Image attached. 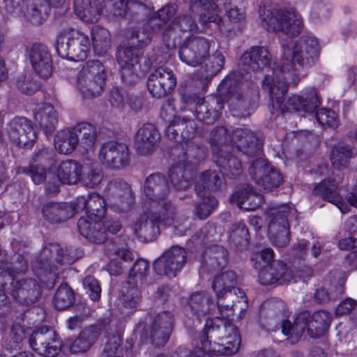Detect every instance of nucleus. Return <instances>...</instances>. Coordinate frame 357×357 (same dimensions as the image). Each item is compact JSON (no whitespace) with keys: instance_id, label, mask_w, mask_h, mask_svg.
Here are the masks:
<instances>
[{"instance_id":"1","label":"nucleus","mask_w":357,"mask_h":357,"mask_svg":"<svg viewBox=\"0 0 357 357\" xmlns=\"http://www.w3.org/2000/svg\"><path fill=\"white\" fill-rule=\"evenodd\" d=\"M320 47L317 38L304 36L296 42L282 43V56L275 64L272 74L284 76L288 82H298L301 68H309L318 60Z\"/></svg>"},{"instance_id":"2","label":"nucleus","mask_w":357,"mask_h":357,"mask_svg":"<svg viewBox=\"0 0 357 357\" xmlns=\"http://www.w3.org/2000/svg\"><path fill=\"white\" fill-rule=\"evenodd\" d=\"M298 82H288L284 76H274L273 74L266 75L263 81V86L268 91L272 108L275 112L304 111L313 112L319 105L320 100L317 91L314 88H307L301 92V95L294 94L284 102V95L288 86L292 84L296 85Z\"/></svg>"},{"instance_id":"3","label":"nucleus","mask_w":357,"mask_h":357,"mask_svg":"<svg viewBox=\"0 0 357 357\" xmlns=\"http://www.w3.org/2000/svg\"><path fill=\"white\" fill-rule=\"evenodd\" d=\"M128 45L119 46L116 61L120 66L122 81L128 85L135 84L139 79L137 68L143 55L142 49L150 41V33L144 29H132L128 33Z\"/></svg>"},{"instance_id":"4","label":"nucleus","mask_w":357,"mask_h":357,"mask_svg":"<svg viewBox=\"0 0 357 357\" xmlns=\"http://www.w3.org/2000/svg\"><path fill=\"white\" fill-rule=\"evenodd\" d=\"M331 315L325 310H318L312 314L305 310L300 312L294 324L289 320L282 322V332L287 336L288 341L294 344L301 338L305 330L307 335L314 339L324 335L331 323Z\"/></svg>"},{"instance_id":"5","label":"nucleus","mask_w":357,"mask_h":357,"mask_svg":"<svg viewBox=\"0 0 357 357\" xmlns=\"http://www.w3.org/2000/svg\"><path fill=\"white\" fill-rule=\"evenodd\" d=\"M41 293V287L35 279L15 280L9 271H1L0 316L1 307L7 303L8 295L20 304L29 306L38 301Z\"/></svg>"},{"instance_id":"6","label":"nucleus","mask_w":357,"mask_h":357,"mask_svg":"<svg viewBox=\"0 0 357 357\" xmlns=\"http://www.w3.org/2000/svg\"><path fill=\"white\" fill-rule=\"evenodd\" d=\"M81 253L73 247L49 243L43 247L40 255L33 261L32 268L41 277L56 268L57 265H70L77 261Z\"/></svg>"},{"instance_id":"7","label":"nucleus","mask_w":357,"mask_h":357,"mask_svg":"<svg viewBox=\"0 0 357 357\" xmlns=\"http://www.w3.org/2000/svg\"><path fill=\"white\" fill-rule=\"evenodd\" d=\"M264 26L269 31H281L290 36H297L301 31V17L293 8H278L259 10Z\"/></svg>"},{"instance_id":"8","label":"nucleus","mask_w":357,"mask_h":357,"mask_svg":"<svg viewBox=\"0 0 357 357\" xmlns=\"http://www.w3.org/2000/svg\"><path fill=\"white\" fill-rule=\"evenodd\" d=\"M144 194L148 200L144 206L151 208V211L160 210L177 214L176 206L169 199L170 187L164 174L154 173L148 176L144 183Z\"/></svg>"},{"instance_id":"9","label":"nucleus","mask_w":357,"mask_h":357,"mask_svg":"<svg viewBox=\"0 0 357 357\" xmlns=\"http://www.w3.org/2000/svg\"><path fill=\"white\" fill-rule=\"evenodd\" d=\"M107 73L98 60L88 61L77 77V87L84 99L100 96L104 91Z\"/></svg>"},{"instance_id":"10","label":"nucleus","mask_w":357,"mask_h":357,"mask_svg":"<svg viewBox=\"0 0 357 357\" xmlns=\"http://www.w3.org/2000/svg\"><path fill=\"white\" fill-rule=\"evenodd\" d=\"M144 213L137 220L133 231L137 237L143 242L153 241L160 234L159 223L174 224L177 214L158 210L151 211V208L144 206Z\"/></svg>"},{"instance_id":"11","label":"nucleus","mask_w":357,"mask_h":357,"mask_svg":"<svg viewBox=\"0 0 357 357\" xmlns=\"http://www.w3.org/2000/svg\"><path fill=\"white\" fill-rule=\"evenodd\" d=\"M270 218L268 236L272 244L283 248L290 241L289 218L294 215V209L289 205L271 207L266 211Z\"/></svg>"},{"instance_id":"12","label":"nucleus","mask_w":357,"mask_h":357,"mask_svg":"<svg viewBox=\"0 0 357 357\" xmlns=\"http://www.w3.org/2000/svg\"><path fill=\"white\" fill-rule=\"evenodd\" d=\"M223 86L231 94L229 107L233 116L244 118L250 116L256 107L258 91L257 89L243 91L242 86L236 84L233 75L227 76L223 81Z\"/></svg>"},{"instance_id":"13","label":"nucleus","mask_w":357,"mask_h":357,"mask_svg":"<svg viewBox=\"0 0 357 357\" xmlns=\"http://www.w3.org/2000/svg\"><path fill=\"white\" fill-rule=\"evenodd\" d=\"M90 40L77 31H63L57 37L56 49L59 55L71 61L84 60L90 50Z\"/></svg>"},{"instance_id":"14","label":"nucleus","mask_w":357,"mask_h":357,"mask_svg":"<svg viewBox=\"0 0 357 357\" xmlns=\"http://www.w3.org/2000/svg\"><path fill=\"white\" fill-rule=\"evenodd\" d=\"M174 316L169 311H163L156 314L151 327L147 330L143 322H139L135 332L139 333L143 340L150 338L153 344L164 346L168 341L172 331Z\"/></svg>"},{"instance_id":"15","label":"nucleus","mask_w":357,"mask_h":357,"mask_svg":"<svg viewBox=\"0 0 357 357\" xmlns=\"http://www.w3.org/2000/svg\"><path fill=\"white\" fill-rule=\"evenodd\" d=\"M30 347L37 354L45 357H54L58 355L62 347V341L50 326L36 327L29 337Z\"/></svg>"},{"instance_id":"16","label":"nucleus","mask_w":357,"mask_h":357,"mask_svg":"<svg viewBox=\"0 0 357 357\" xmlns=\"http://www.w3.org/2000/svg\"><path fill=\"white\" fill-rule=\"evenodd\" d=\"M213 45L214 42L205 37L188 36L179 46V59L188 66H199L208 57Z\"/></svg>"},{"instance_id":"17","label":"nucleus","mask_w":357,"mask_h":357,"mask_svg":"<svg viewBox=\"0 0 357 357\" xmlns=\"http://www.w3.org/2000/svg\"><path fill=\"white\" fill-rule=\"evenodd\" d=\"M98 158L103 166L113 170L124 169L130 162L128 146L116 142L104 143L100 149Z\"/></svg>"},{"instance_id":"18","label":"nucleus","mask_w":357,"mask_h":357,"mask_svg":"<svg viewBox=\"0 0 357 357\" xmlns=\"http://www.w3.org/2000/svg\"><path fill=\"white\" fill-rule=\"evenodd\" d=\"M249 172L256 183L266 191L273 190L283 181L282 174L261 158L252 161Z\"/></svg>"},{"instance_id":"19","label":"nucleus","mask_w":357,"mask_h":357,"mask_svg":"<svg viewBox=\"0 0 357 357\" xmlns=\"http://www.w3.org/2000/svg\"><path fill=\"white\" fill-rule=\"evenodd\" d=\"M176 84L173 71L167 66H153L149 75L147 88L151 96L161 98L169 93Z\"/></svg>"},{"instance_id":"20","label":"nucleus","mask_w":357,"mask_h":357,"mask_svg":"<svg viewBox=\"0 0 357 357\" xmlns=\"http://www.w3.org/2000/svg\"><path fill=\"white\" fill-rule=\"evenodd\" d=\"M186 251L182 247L174 245L165 251L153 264L158 275L175 277L186 261Z\"/></svg>"},{"instance_id":"21","label":"nucleus","mask_w":357,"mask_h":357,"mask_svg":"<svg viewBox=\"0 0 357 357\" xmlns=\"http://www.w3.org/2000/svg\"><path fill=\"white\" fill-rule=\"evenodd\" d=\"M10 142L20 147L30 148L37 138L31 121L25 117H15L7 126Z\"/></svg>"},{"instance_id":"22","label":"nucleus","mask_w":357,"mask_h":357,"mask_svg":"<svg viewBox=\"0 0 357 357\" xmlns=\"http://www.w3.org/2000/svg\"><path fill=\"white\" fill-rule=\"evenodd\" d=\"M201 333H206L211 339H217L222 342L234 340V337L236 336L241 342L238 328L231 321L225 318L217 317L208 319Z\"/></svg>"},{"instance_id":"23","label":"nucleus","mask_w":357,"mask_h":357,"mask_svg":"<svg viewBox=\"0 0 357 357\" xmlns=\"http://www.w3.org/2000/svg\"><path fill=\"white\" fill-rule=\"evenodd\" d=\"M238 150L248 157L257 156L261 151L262 143L255 133L244 128L233 130L232 141Z\"/></svg>"},{"instance_id":"24","label":"nucleus","mask_w":357,"mask_h":357,"mask_svg":"<svg viewBox=\"0 0 357 357\" xmlns=\"http://www.w3.org/2000/svg\"><path fill=\"white\" fill-rule=\"evenodd\" d=\"M29 56L36 73L42 78H48L52 72V59L47 47L35 43L31 46Z\"/></svg>"},{"instance_id":"25","label":"nucleus","mask_w":357,"mask_h":357,"mask_svg":"<svg viewBox=\"0 0 357 357\" xmlns=\"http://www.w3.org/2000/svg\"><path fill=\"white\" fill-rule=\"evenodd\" d=\"M216 305L222 316L229 317L234 314L236 310L241 312L248 307V301L245 292L238 290V292L229 291L216 294Z\"/></svg>"},{"instance_id":"26","label":"nucleus","mask_w":357,"mask_h":357,"mask_svg":"<svg viewBox=\"0 0 357 357\" xmlns=\"http://www.w3.org/2000/svg\"><path fill=\"white\" fill-rule=\"evenodd\" d=\"M338 185L334 179H325L317 184L314 190L313 194L323 200L333 204L342 213L349 211L350 207L340 195L338 190Z\"/></svg>"},{"instance_id":"27","label":"nucleus","mask_w":357,"mask_h":357,"mask_svg":"<svg viewBox=\"0 0 357 357\" xmlns=\"http://www.w3.org/2000/svg\"><path fill=\"white\" fill-rule=\"evenodd\" d=\"M199 339L201 349L203 350L202 357H209L211 354L232 355L238 351L240 347V341L236 336L234 340L217 342V339H211L206 333H200Z\"/></svg>"},{"instance_id":"28","label":"nucleus","mask_w":357,"mask_h":357,"mask_svg":"<svg viewBox=\"0 0 357 357\" xmlns=\"http://www.w3.org/2000/svg\"><path fill=\"white\" fill-rule=\"evenodd\" d=\"M271 60L270 53L266 48L255 46L244 52L241 58V65L248 73L255 72L270 66Z\"/></svg>"},{"instance_id":"29","label":"nucleus","mask_w":357,"mask_h":357,"mask_svg":"<svg viewBox=\"0 0 357 357\" xmlns=\"http://www.w3.org/2000/svg\"><path fill=\"white\" fill-rule=\"evenodd\" d=\"M42 215L49 222L56 224L71 218L76 213L74 203L47 202L42 207Z\"/></svg>"},{"instance_id":"30","label":"nucleus","mask_w":357,"mask_h":357,"mask_svg":"<svg viewBox=\"0 0 357 357\" xmlns=\"http://www.w3.org/2000/svg\"><path fill=\"white\" fill-rule=\"evenodd\" d=\"M100 331L101 328L99 326H90L83 329L76 338L68 340L66 344L72 354L85 353L96 342Z\"/></svg>"},{"instance_id":"31","label":"nucleus","mask_w":357,"mask_h":357,"mask_svg":"<svg viewBox=\"0 0 357 357\" xmlns=\"http://www.w3.org/2000/svg\"><path fill=\"white\" fill-rule=\"evenodd\" d=\"M76 206V213L85 211L88 218L101 219L105 214V200L96 193H91L87 198L84 196L77 198L74 203Z\"/></svg>"},{"instance_id":"32","label":"nucleus","mask_w":357,"mask_h":357,"mask_svg":"<svg viewBox=\"0 0 357 357\" xmlns=\"http://www.w3.org/2000/svg\"><path fill=\"white\" fill-rule=\"evenodd\" d=\"M287 266L282 261H273L270 264L264 265L259 269V281L263 285H269L276 282L282 284L290 280L287 273Z\"/></svg>"},{"instance_id":"33","label":"nucleus","mask_w":357,"mask_h":357,"mask_svg":"<svg viewBox=\"0 0 357 357\" xmlns=\"http://www.w3.org/2000/svg\"><path fill=\"white\" fill-rule=\"evenodd\" d=\"M219 0H190V8L192 13L199 17L200 22L205 25L214 23L218 27L223 24L222 18L213 13L217 8V2Z\"/></svg>"},{"instance_id":"34","label":"nucleus","mask_w":357,"mask_h":357,"mask_svg":"<svg viewBox=\"0 0 357 357\" xmlns=\"http://www.w3.org/2000/svg\"><path fill=\"white\" fill-rule=\"evenodd\" d=\"M223 109V102L218 98L208 100L200 99L195 107V115L200 121L210 125L215 123L220 116V112Z\"/></svg>"},{"instance_id":"35","label":"nucleus","mask_w":357,"mask_h":357,"mask_svg":"<svg viewBox=\"0 0 357 357\" xmlns=\"http://www.w3.org/2000/svg\"><path fill=\"white\" fill-rule=\"evenodd\" d=\"M101 219L88 220L83 217L77 222L79 233L89 241L95 243H102L107 238V234Z\"/></svg>"},{"instance_id":"36","label":"nucleus","mask_w":357,"mask_h":357,"mask_svg":"<svg viewBox=\"0 0 357 357\" xmlns=\"http://www.w3.org/2000/svg\"><path fill=\"white\" fill-rule=\"evenodd\" d=\"M158 139L159 133L154 126L151 123L144 124L135 135L136 150L141 155H149L153 151V147Z\"/></svg>"},{"instance_id":"37","label":"nucleus","mask_w":357,"mask_h":357,"mask_svg":"<svg viewBox=\"0 0 357 357\" xmlns=\"http://www.w3.org/2000/svg\"><path fill=\"white\" fill-rule=\"evenodd\" d=\"M197 29L198 26L194 19L188 14H183L176 17L165 29L164 37L168 42L172 40L174 44H175L176 39L180 37L181 33H192Z\"/></svg>"},{"instance_id":"38","label":"nucleus","mask_w":357,"mask_h":357,"mask_svg":"<svg viewBox=\"0 0 357 357\" xmlns=\"http://www.w3.org/2000/svg\"><path fill=\"white\" fill-rule=\"evenodd\" d=\"M34 120L46 135H51L56 129L58 115L54 107L49 103H43L34 109Z\"/></svg>"},{"instance_id":"39","label":"nucleus","mask_w":357,"mask_h":357,"mask_svg":"<svg viewBox=\"0 0 357 357\" xmlns=\"http://www.w3.org/2000/svg\"><path fill=\"white\" fill-rule=\"evenodd\" d=\"M227 250L221 245L207 248L202 256V266L207 271L224 268L227 263Z\"/></svg>"},{"instance_id":"40","label":"nucleus","mask_w":357,"mask_h":357,"mask_svg":"<svg viewBox=\"0 0 357 357\" xmlns=\"http://www.w3.org/2000/svg\"><path fill=\"white\" fill-rule=\"evenodd\" d=\"M234 199L239 208L245 211H254L263 202L262 196L255 192L249 184H243L234 193Z\"/></svg>"},{"instance_id":"41","label":"nucleus","mask_w":357,"mask_h":357,"mask_svg":"<svg viewBox=\"0 0 357 357\" xmlns=\"http://www.w3.org/2000/svg\"><path fill=\"white\" fill-rule=\"evenodd\" d=\"M213 158L222 175L229 178H235L241 174L243 171L241 162L231 154L229 150L213 155Z\"/></svg>"},{"instance_id":"42","label":"nucleus","mask_w":357,"mask_h":357,"mask_svg":"<svg viewBox=\"0 0 357 357\" xmlns=\"http://www.w3.org/2000/svg\"><path fill=\"white\" fill-rule=\"evenodd\" d=\"M188 305L198 319L206 317L215 309L212 297L205 291L192 293L189 297Z\"/></svg>"},{"instance_id":"43","label":"nucleus","mask_w":357,"mask_h":357,"mask_svg":"<svg viewBox=\"0 0 357 357\" xmlns=\"http://www.w3.org/2000/svg\"><path fill=\"white\" fill-rule=\"evenodd\" d=\"M169 177L176 190H185L191 185L194 174L188 165L178 162L174 164L169 169Z\"/></svg>"},{"instance_id":"44","label":"nucleus","mask_w":357,"mask_h":357,"mask_svg":"<svg viewBox=\"0 0 357 357\" xmlns=\"http://www.w3.org/2000/svg\"><path fill=\"white\" fill-rule=\"evenodd\" d=\"M152 7L146 0H127L124 2L123 13L114 15L116 17H125L130 20L140 21L150 16Z\"/></svg>"},{"instance_id":"45","label":"nucleus","mask_w":357,"mask_h":357,"mask_svg":"<svg viewBox=\"0 0 357 357\" xmlns=\"http://www.w3.org/2000/svg\"><path fill=\"white\" fill-rule=\"evenodd\" d=\"M223 178L216 170H206L195 178V190L197 195H211L222 184Z\"/></svg>"},{"instance_id":"46","label":"nucleus","mask_w":357,"mask_h":357,"mask_svg":"<svg viewBox=\"0 0 357 357\" xmlns=\"http://www.w3.org/2000/svg\"><path fill=\"white\" fill-rule=\"evenodd\" d=\"M50 8L44 0H25L22 11L27 20L34 25H40L47 18Z\"/></svg>"},{"instance_id":"47","label":"nucleus","mask_w":357,"mask_h":357,"mask_svg":"<svg viewBox=\"0 0 357 357\" xmlns=\"http://www.w3.org/2000/svg\"><path fill=\"white\" fill-rule=\"evenodd\" d=\"M76 15L86 22L98 20L101 7L98 0H74Z\"/></svg>"},{"instance_id":"48","label":"nucleus","mask_w":357,"mask_h":357,"mask_svg":"<svg viewBox=\"0 0 357 357\" xmlns=\"http://www.w3.org/2000/svg\"><path fill=\"white\" fill-rule=\"evenodd\" d=\"M82 166L75 160L63 161L57 169V177L64 184L73 185L79 181Z\"/></svg>"},{"instance_id":"49","label":"nucleus","mask_w":357,"mask_h":357,"mask_svg":"<svg viewBox=\"0 0 357 357\" xmlns=\"http://www.w3.org/2000/svg\"><path fill=\"white\" fill-rule=\"evenodd\" d=\"M55 148L63 154L72 153L79 146V135L75 131V127L72 130H61L54 139Z\"/></svg>"},{"instance_id":"50","label":"nucleus","mask_w":357,"mask_h":357,"mask_svg":"<svg viewBox=\"0 0 357 357\" xmlns=\"http://www.w3.org/2000/svg\"><path fill=\"white\" fill-rule=\"evenodd\" d=\"M238 276L232 271H227L217 275L213 282L212 288L215 294L241 290L237 287Z\"/></svg>"},{"instance_id":"51","label":"nucleus","mask_w":357,"mask_h":357,"mask_svg":"<svg viewBox=\"0 0 357 357\" xmlns=\"http://www.w3.org/2000/svg\"><path fill=\"white\" fill-rule=\"evenodd\" d=\"M210 143L213 155L230 149L232 136L225 127H216L210 133Z\"/></svg>"},{"instance_id":"52","label":"nucleus","mask_w":357,"mask_h":357,"mask_svg":"<svg viewBox=\"0 0 357 357\" xmlns=\"http://www.w3.org/2000/svg\"><path fill=\"white\" fill-rule=\"evenodd\" d=\"M115 257L109 263V269L112 275H117L122 273L125 263H130L134 260V255L127 245H121L114 250Z\"/></svg>"},{"instance_id":"53","label":"nucleus","mask_w":357,"mask_h":357,"mask_svg":"<svg viewBox=\"0 0 357 357\" xmlns=\"http://www.w3.org/2000/svg\"><path fill=\"white\" fill-rule=\"evenodd\" d=\"M77 135H79V146L88 151L95 145L98 132L96 127L89 123L82 122L75 127Z\"/></svg>"},{"instance_id":"54","label":"nucleus","mask_w":357,"mask_h":357,"mask_svg":"<svg viewBox=\"0 0 357 357\" xmlns=\"http://www.w3.org/2000/svg\"><path fill=\"white\" fill-rule=\"evenodd\" d=\"M287 306L284 301L279 298H272L262 303L260 307V314L268 319H282V322L286 316Z\"/></svg>"},{"instance_id":"55","label":"nucleus","mask_w":357,"mask_h":357,"mask_svg":"<svg viewBox=\"0 0 357 357\" xmlns=\"http://www.w3.org/2000/svg\"><path fill=\"white\" fill-rule=\"evenodd\" d=\"M353 157V150L349 145L338 144L333 147L331 153V161L334 168H346Z\"/></svg>"},{"instance_id":"56","label":"nucleus","mask_w":357,"mask_h":357,"mask_svg":"<svg viewBox=\"0 0 357 357\" xmlns=\"http://www.w3.org/2000/svg\"><path fill=\"white\" fill-rule=\"evenodd\" d=\"M92 40L94 52L99 56L107 54L111 47V38L107 29L96 27L92 31Z\"/></svg>"},{"instance_id":"57","label":"nucleus","mask_w":357,"mask_h":357,"mask_svg":"<svg viewBox=\"0 0 357 357\" xmlns=\"http://www.w3.org/2000/svg\"><path fill=\"white\" fill-rule=\"evenodd\" d=\"M250 241L248 229L242 221L235 222L231 227L229 241L236 248L241 250L245 248Z\"/></svg>"},{"instance_id":"58","label":"nucleus","mask_w":357,"mask_h":357,"mask_svg":"<svg viewBox=\"0 0 357 357\" xmlns=\"http://www.w3.org/2000/svg\"><path fill=\"white\" fill-rule=\"evenodd\" d=\"M75 300L73 289L66 283H63L54 294V305L56 309L63 310L70 307L74 303Z\"/></svg>"},{"instance_id":"59","label":"nucleus","mask_w":357,"mask_h":357,"mask_svg":"<svg viewBox=\"0 0 357 357\" xmlns=\"http://www.w3.org/2000/svg\"><path fill=\"white\" fill-rule=\"evenodd\" d=\"M333 12L330 2L325 0H314L310 6V18L314 23L328 18Z\"/></svg>"},{"instance_id":"60","label":"nucleus","mask_w":357,"mask_h":357,"mask_svg":"<svg viewBox=\"0 0 357 357\" xmlns=\"http://www.w3.org/2000/svg\"><path fill=\"white\" fill-rule=\"evenodd\" d=\"M103 174L100 168L87 165L82 167L79 181L84 186L93 188L100 183Z\"/></svg>"},{"instance_id":"61","label":"nucleus","mask_w":357,"mask_h":357,"mask_svg":"<svg viewBox=\"0 0 357 357\" xmlns=\"http://www.w3.org/2000/svg\"><path fill=\"white\" fill-rule=\"evenodd\" d=\"M178 121L177 125L181 128V137L185 144L204 135L203 131L199 130L194 120L178 116Z\"/></svg>"},{"instance_id":"62","label":"nucleus","mask_w":357,"mask_h":357,"mask_svg":"<svg viewBox=\"0 0 357 357\" xmlns=\"http://www.w3.org/2000/svg\"><path fill=\"white\" fill-rule=\"evenodd\" d=\"M24 338V328L20 324H13L9 335L3 340V346L6 350L20 349Z\"/></svg>"},{"instance_id":"63","label":"nucleus","mask_w":357,"mask_h":357,"mask_svg":"<svg viewBox=\"0 0 357 357\" xmlns=\"http://www.w3.org/2000/svg\"><path fill=\"white\" fill-rule=\"evenodd\" d=\"M198 195L201 197L202 200L196 204L195 214L200 220H204L217 207L218 201L211 195L201 194Z\"/></svg>"},{"instance_id":"64","label":"nucleus","mask_w":357,"mask_h":357,"mask_svg":"<svg viewBox=\"0 0 357 357\" xmlns=\"http://www.w3.org/2000/svg\"><path fill=\"white\" fill-rule=\"evenodd\" d=\"M149 268V264L147 261L144 259L137 260L130 271L126 284L138 285V283H142Z\"/></svg>"}]
</instances>
